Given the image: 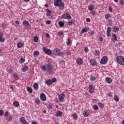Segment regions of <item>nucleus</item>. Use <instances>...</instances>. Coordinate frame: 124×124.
Instances as JSON below:
<instances>
[{
	"label": "nucleus",
	"instance_id": "nucleus-1",
	"mask_svg": "<svg viewBox=\"0 0 124 124\" xmlns=\"http://www.w3.org/2000/svg\"><path fill=\"white\" fill-rule=\"evenodd\" d=\"M54 4L55 6H59L61 10L64 9V3H62V0H54Z\"/></svg>",
	"mask_w": 124,
	"mask_h": 124
},
{
	"label": "nucleus",
	"instance_id": "nucleus-2",
	"mask_svg": "<svg viewBox=\"0 0 124 124\" xmlns=\"http://www.w3.org/2000/svg\"><path fill=\"white\" fill-rule=\"evenodd\" d=\"M116 62L118 63H119V64L124 65V57L121 56L117 57Z\"/></svg>",
	"mask_w": 124,
	"mask_h": 124
},
{
	"label": "nucleus",
	"instance_id": "nucleus-3",
	"mask_svg": "<svg viewBox=\"0 0 124 124\" xmlns=\"http://www.w3.org/2000/svg\"><path fill=\"white\" fill-rule=\"evenodd\" d=\"M46 72L48 73H52V71H53V68L54 66L52 63H48L46 64Z\"/></svg>",
	"mask_w": 124,
	"mask_h": 124
},
{
	"label": "nucleus",
	"instance_id": "nucleus-4",
	"mask_svg": "<svg viewBox=\"0 0 124 124\" xmlns=\"http://www.w3.org/2000/svg\"><path fill=\"white\" fill-rule=\"evenodd\" d=\"M57 81V79L56 78H53L52 80L47 79L46 81V85H52L53 83H55Z\"/></svg>",
	"mask_w": 124,
	"mask_h": 124
},
{
	"label": "nucleus",
	"instance_id": "nucleus-5",
	"mask_svg": "<svg viewBox=\"0 0 124 124\" xmlns=\"http://www.w3.org/2000/svg\"><path fill=\"white\" fill-rule=\"evenodd\" d=\"M43 51L47 55H50L52 54V50L49 48H47L46 47H43Z\"/></svg>",
	"mask_w": 124,
	"mask_h": 124
},
{
	"label": "nucleus",
	"instance_id": "nucleus-6",
	"mask_svg": "<svg viewBox=\"0 0 124 124\" xmlns=\"http://www.w3.org/2000/svg\"><path fill=\"white\" fill-rule=\"evenodd\" d=\"M61 17L62 19H71V16L69 14H64L61 16Z\"/></svg>",
	"mask_w": 124,
	"mask_h": 124
},
{
	"label": "nucleus",
	"instance_id": "nucleus-7",
	"mask_svg": "<svg viewBox=\"0 0 124 124\" xmlns=\"http://www.w3.org/2000/svg\"><path fill=\"white\" fill-rule=\"evenodd\" d=\"M107 62H108V58L106 56H104L100 61V63L101 64H106Z\"/></svg>",
	"mask_w": 124,
	"mask_h": 124
},
{
	"label": "nucleus",
	"instance_id": "nucleus-8",
	"mask_svg": "<svg viewBox=\"0 0 124 124\" xmlns=\"http://www.w3.org/2000/svg\"><path fill=\"white\" fill-rule=\"evenodd\" d=\"M23 26H25V28L26 29H29V28L31 27V25H30L29 21L27 20H24L23 21Z\"/></svg>",
	"mask_w": 124,
	"mask_h": 124
},
{
	"label": "nucleus",
	"instance_id": "nucleus-9",
	"mask_svg": "<svg viewBox=\"0 0 124 124\" xmlns=\"http://www.w3.org/2000/svg\"><path fill=\"white\" fill-rule=\"evenodd\" d=\"M111 31H112V28L110 27H108L107 30V35L108 37H110L111 36Z\"/></svg>",
	"mask_w": 124,
	"mask_h": 124
},
{
	"label": "nucleus",
	"instance_id": "nucleus-10",
	"mask_svg": "<svg viewBox=\"0 0 124 124\" xmlns=\"http://www.w3.org/2000/svg\"><path fill=\"white\" fill-rule=\"evenodd\" d=\"M60 52L61 49L60 48H56L53 50V54L55 55V56H59Z\"/></svg>",
	"mask_w": 124,
	"mask_h": 124
},
{
	"label": "nucleus",
	"instance_id": "nucleus-11",
	"mask_svg": "<svg viewBox=\"0 0 124 124\" xmlns=\"http://www.w3.org/2000/svg\"><path fill=\"white\" fill-rule=\"evenodd\" d=\"M3 36V33L1 32H0V42L1 43H3L4 41H5V38H2Z\"/></svg>",
	"mask_w": 124,
	"mask_h": 124
},
{
	"label": "nucleus",
	"instance_id": "nucleus-12",
	"mask_svg": "<svg viewBox=\"0 0 124 124\" xmlns=\"http://www.w3.org/2000/svg\"><path fill=\"white\" fill-rule=\"evenodd\" d=\"M111 40L113 42L118 41V36H117L116 34H112V38H111Z\"/></svg>",
	"mask_w": 124,
	"mask_h": 124
},
{
	"label": "nucleus",
	"instance_id": "nucleus-13",
	"mask_svg": "<svg viewBox=\"0 0 124 124\" xmlns=\"http://www.w3.org/2000/svg\"><path fill=\"white\" fill-rule=\"evenodd\" d=\"M40 98L43 101H45V100H46V96L45 95V94L44 93H41Z\"/></svg>",
	"mask_w": 124,
	"mask_h": 124
},
{
	"label": "nucleus",
	"instance_id": "nucleus-14",
	"mask_svg": "<svg viewBox=\"0 0 124 124\" xmlns=\"http://www.w3.org/2000/svg\"><path fill=\"white\" fill-rule=\"evenodd\" d=\"M20 123L22 124H26V119L25 117H21L19 118Z\"/></svg>",
	"mask_w": 124,
	"mask_h": 124
},
{
	"label": "nucleus",
	"instance_id": "nucleus-15",
	"mask_svg": "<svg viewBox=\"0 0 124 124\" xmlns=\"http://www.w3.org/2000/svg\"><path fill=\"white\" fill-rule=\"evenodd\" d=\"M89 89L90 93H93V92H94V88L93 87V85H90Z\"/></svg>",
	"mask_w": 124,
	"mask_h": 124
},
{
	"label": "nucleus",
	"instance_id": "nucleus-16",
	"mask_svg": "<svg viewBox=\"0 0 124 124\" xmlns=\"http://www.w3.org/2000/svg\"><path fill=\"white\" fill-rule=\"evenodd\" d=\"M64 98V94H62L59 95V100L61 102H63V99Z\"/></svg>",
	"mask_w": 124,
	"mask_h": 124
},
{
	"label": "nucleus",
	"instance_id": "nucleus-17",
	"mask_svg": "<svg viewBox=\"0 0 124 124\" xmlns=\"http://www.w3.org/2000/svg\"><path fill=\"white\" fill-rule=\"evenodd\" d=\"M46 12H47L46 16L47 17L50 16H51V14H52V11H51V10H50L49 9H46Z\"/></svg>",
	"mask_w": 124,
	"mask_h": 124
},
{
	"label": "nucleus",
	"instance_id": "nucleus-18",
	"mask_svg": "<svg viewBox=\"0 0 124 124\" xmlns=\"http://www.w3.org/2000/svg\"><path fill=\"white\" fill-rule=\"evenodd\" d=\"M76 62L77 63H78V65H81V64H82V63H83V60L80 59H78L76 61Z\"/></svg>",
	"mask_w": 124,
	"mask_h": 124
},
{
	"label": "nucleus",
	"instance_id": "nucleus-19",
	"mask_svg": "<svg viewBox=\"0 0 124 124\" xmlns=\"http://www.w3.org/2000/svg\"><path fill=\"white\" fill-rule=\"evenodd\" d=\"M89 31V29H87V28H83L81 30V31H80V34H83V33H85V32H87Z\"/></svg>",
	"mask_w": 124,
	"mask_h": 124
},
{
	"label": "nucleus",
	"instance_id": "nucleus-20",
	"mask_svg": "<svg viewBox=\"0 0 124 124\" xmlns=\"http://www.w3.org/2000/svg\"><path fill=\"white\" fill-rule=\"evenodd\" d=\"M106 81L108 83V84H111L112 83V79L110 78H106Z\"/></svg>",
	"mask_w": 124,
	"mask_h": 124
},
{
	"label": "nucleus",
	"instance_id": "nucleus-21",
	"mask_svg": "<svg viewBox=\"0 0 124 124\" xmlns=\"http://www.w3.org/2000/svg\"><path fill=\"white\" fill-rule=\"evenodd\" d=\"M90 63H91L92 65H95L96 61L94 59H92L90 61Z\"/></svg>",
	"mask_w": 124,
	"mask_h": 124
},
{
	"label": "nucleus",
	"instance_id": "nucleus-22",
	"mask_svg": "<svg viewBox=\"0 0 124 124\" xmlns=\"http://www.w3.org/2000/svg\"><path fill=\"white\" fill-rule=\"evenodd\" d=\"M17 48H22L24 46V43L22 42H19L17 44Z\"/></svg>",
	"mask_w": 124,
	"mask_h": 124
},
{
	"label": "nucleus",
	"instance_id": "nucleus-23",
	"mask_svg": "<svg viewBox=\"0 0 124 124\" xmlns=\"http://www.w3.org/2000/svg\"><path fill=\"white\" fill-rule=\"evenodd\" d=\"M21 70H22L23 72H26V71H28V70H29V67L25 66L24 67H22L21 68Z\"/></svg>",
	"mask_w": 124,
	"mask_h": 124
},
{
	"label": "nucleus",
	"instance_id": "nucleus-24",
	"mask_svg": "<svg viewBox=\"0 0 124 124\" xmlns=\"http://www.w3.org/2000/svg\"><path fill=\"white\" fill-rule=\"evenodd\" d=\"M56 117H61V116H62V112L61 111H58L56 114Z\"/></svg>",
	"mask_w": 124,
	"mask_h": 124
},
{
	"label": "nucleus",
	"instance_id": "nucleus-25",
	"mask_svg": "<svg viewBox=\"0 0 124 124\" xmlns=\"http://www.w3.org/2000/svg\"><path fill=\"white\" fill-rule=\"evenodd\" d=\"M113 28V31H114V32H118V31H119V27L118 26H114Z\"/></svg>",
	"mask_w": 124,
	"mask_h": 124
},
{
	"label": "nucleus",
	"instance_id": "nucleus-26",
	"mask_svg": "<svg viewBox=\"0 0 124 124\" xmlns=\"http://www.w3.org/2000/svg\"><path fill=\"white\" fill-rule=\"evenodd\" d=\"M13 119V118H12V116L11 115H8L6 118V120L7 121H8V122H11Z\"/></svg>",
	"mask_w": 124,
	"mask_h": 124
},
{
	"label": "nucleus",
	"instance_id": "nucleus-27",
	"mask_svg": "<svg viewBox=\"0 0 124 124\" xmlns=\"http://www.w3.org/2000/svg\"><path fill=\"white\" fill-rule=\"evenodd\" d=\"M33 88H34V90H35V91H37V90H38V84L35 83L33 85Z\"/></svg>",
	"mask_w": 124,
	"mask_h": 124
},
{
	"label": "nucleus",
	"instance_id": "nucleus-28",
	"mask_svg": "<svg viewBox=\"0 0 124 124\" xmlns=\"http://www.w3.org/2000/svg\"><path fill=\"white\" fill-rule=\"evenodd\" d=\"M83 115L84 117H88V116H89V112H88V111H84L83 113Z\"/></svg>",
	"mask_w": 124,
	"mask_h": 124
},
{
	"label": "nucleus",
	"instance_id": "nucleus-29",
	"mask_svg": "<svg viewBox=\"0 0 124 124\" xmlns=\"http://www.w3.org/2000/svg\"><path fill=\"white\" fill-rule=\"evenodd\" d=\"M94 6L93 5H91L88 7L89 10H90L91 11H93V10L94 9Z\"/></svg>",
	"mask_w": 124,
	"mask_h": 124
},
{
	"label": "nucleus",
	"instance_id": "nucleus-30",
	"mask_svg": "<svg viewBox=\"0 0 124 124\" xmlns=\"http://www.w3.org/2000/svg\"><path fill=\"white\" fill-rule=\"evenodd\" d=\"M75 25V23L73 22V21L70 20L68 22V26H72V25Z\"/></svg>",
	"mask_w": 124,
	"mask_h": 124
},
{
	"label": "nucleus",
	"instance_id": "nucleus-31",
	"mask_svg": "<svg viewBox=\"0 0 124 124\" xmlns=\"http://www.w3.org/2000/svg\"><path fill=\"white\" fill-rule=\"evenodd\" d=\"M59 25L61 28H62V27L64 26V23H63L62 21H59Z\"/></svg>",
	"mask_w": 124,
	"mask_h": 124
},
{
	"label": "nucleus",
	"instance_id": "nucleus-32",
	"mask_svg": "<svg viewBox=\"0 0 124 124\" xmlns=\"http://www.w3.org/2000/svg\"><path fill=\"white\" fill-rule=\"evenodd\" d=\"M27 91L30 93H32V89L30 87H27Z\"/></svg>",
	"mask_w": 124,
	"mask_h": 124
},
{
	"label": "nucleus",
	"instance_id": "nucleus-33",
	"mask_svg": "<svg viewBox=\"0 0 124 124\" xmlns=\"http://www.w3.org/2000/svg\"><path fill=\"white\" fill-rule=\"evenodd\" d=\"M114 100L116 101V102H118L119 100H120V99L119 98V96L117 95H114Z\"/></svg>",
	"mask_w": 124,
	"mask_h": 124
},
{
	"label": "nucleus",
	"instance_id": "nucleus-34",
	"mask_svg": "<svg viewBox=\"0 0 124 124\" xmlns=\"http://www.w3.org/2000/svg\"><path fill=\"white\" fill-rule=\"evenodd\" d=\"M14 105H15V106H16V107H19V105H20V104H19V102H16V101H14Z\"/></svg>",
	"mask_w": 124,
	"mask_h": 124
},
{
	"label": "nucleus",
	"instance_id": "nucleus-35",
	"mask_svg": "<svg viewBox=\"0 0 124 124\" xmlns=\"http://www.w3.org/2000/svg\"><path fill=\"white\" fill-rule=\"evenodd\" d=\"M33 55L34 56H39V51L37 50L34 51Z\"/></svg>",
	"mask_w": 124,
	"mask_h": 124
},
{
	"label": "nucleus",
	"instance_id": "nucleus-36",
	"mask_svg": "<svg viewBox=\"0 0 124 124\" xmlns=\"http://www.w3.org/2000/svg\"><path fill=\"white\" fill-rule=\"evenodd\" d=\"M98 106L101 109H102V108H104V105L101 103H98Z\"/></svg>",
	"mask_w": 124,
	"mask_h": 124
},
{
	"label": "nucleus",
	"instance_id": "nucleus-37",
	"mask_svg": "<svg viewBox=\"0 0 124 124\" xmlns=\"http://www.w3.org/2000/svg\"><path fill=\"white\" fill-rule=\"evenodd\" d=\"M14 77L15 80H19V76H18L17 74H15L14 75Z\"/></svg>",
	"mask_w": 124,
	"mask_h": 124
},
{
	"label": "nucleus",
	"instance_id": "nucleus-38",
	"mask_svg": "<svg viewBox=\"0 0 124 124\" xmlns=\"http://www.w3.org/2000/svg\"><path fill=\"white\" fill-rule=\"evenodd\" d=\"M41 67L43 69L44 71H46V70H47V67L46 66L44 65H42Z\"/></svg>",
	"mask_w": 124,
	"mask_h": 124
},
{
	"label": "nucleus",
	"instance_id": "nucleus-39",
	"mask_svg": "<svg viewBox=\"0 0 124 124\" xmlns=\"http://www.w3.org/2000/svg\"><path fill=\"white\" fill-rule=\"evenodd\" d=\"M34 42H38V38L37 36H34L33 38Z\"/></svg>",
	"mask_w": 124,
	"mask_h": 124
},
{
	"label": "nucleus",
	"instance_id": "nucleus-40",
	"mask_svg": "<svg viewBox=\"0 0 124 124\" xmlns=\"http://www.w3.org/2000/svg\"><path fill=\"white\" fill-rule=\"evenodd\" d=\"M25 59L24 58H21L20 60H19V62L20 63H23V62H25Z\"/></svg>",
	"mask_w": 124,
	"mask_h": 124
},
{
	"label": "nucleus",
	"instance_id": "nucleus-41",
	"mask_svg": "<svg viewBox=\"0 0 124 124\" xmlns=\"http://www.w3.org/2000/svg\"><path fill=\"white\" fill-rule=\"evenodd\" d=\"M52 107H53V105H52V104H51V103L48 104V106H47L48 109H52Z\"/></svg>",
	"mask_w": 124,
	"mask_h": 124
},
{
	"label": "nucleus",
	"instance_id": "nucleus-42",
	"mask_svg": "<svg viewBox=\"0 0 124 124\" xmlns=\"http://www.w3.org/2000/svg\"><path fill=\"white\" fill-rule=\"evenodd\" d=\"M71 43V40H70V39H67V40L66 41L67 45L69 46Z\"/></svg>",
	"mask_w": 124,
	"mask_h": 124
},
{
	"label": "nucleus",
	"instance_id": "nucleus-43",
	"mask_svg": "<svg viewBox=\"0 0 124 124\" xmlns=\"http://www.w3.org/2000/svg\"><path fill=\"white\" fill-rule=\"evenodd\" d=\"M35 102L36 103V104H40V101L39 100H38V99H36L35 100Z\"/></svg>",
	"mask_w": 124,
	"mask_h": 124
},
{
	"label": "nucleus",
	"instance_id": "nucleus-44",
	"mask_svg": "<svg viewBox=\"0 0 124 124\" xmlns=\"http://www.w3.org/2000/svg\"><path fill=\"white\" fill-rule=\"evenodd\" d=\"M4 116L5 117H7L8 116H9V112L7 111H6L5 112V113L4 114Z\"/></svg>",
	"mask_w": 124,
	"mask_h": 124
},
{
	"label": "nucleus",
	"instance_id": "nucleus-45",
	"mask_svg": "<svg viewBox=\"0 0 124 124\" xmlns=\"http://www.w3.org/2000/svg\"><path fill=\"white\" fill-rule=\"evenodd\" d=\"M94 110H98V107L96 105H94L93 107Z\"/></svg>",
	"mask_w": 124,
	"mask_h": 124
},
{
	"label": "nucleus",
	"instance_id": "nucleus-46",
	"mask_svg": "<svg viewBox=\"0 0 124 124\" xmlns=\"http://www.w3.org/2000/svg\"><path fill=\"white\" fill-rule=\"evenodd\" d=\"M105 18H106V19H109V18H110V15H109V14H107V15H105Z\"/></svg>",
	"mask_w": 124,
	"mask_h": 124
},
{
	"label": "nucleus",
	"instance_id": "nucleus-47",
	"mask_svg": "<svg viewBox=\"0 0 124 124\" xmlns=\"http://www.w3.org/2000/svg\"><path fill=\"white\" fill-rule=\"evenodd\" d=\"M65 54V53L63 52H61L59 54H58L59 56H63Z\"/></svg>",
	"mask_w": 124,
	"mask_h": 124
},
{
	"label": "nucleus",
	"instance_id": "nucleus-48",
	"mask_svg": "<svg viewBox=\"0 0 124 124\" xmlns=\"http://www.w3.org/2000/svg\"><path fill=\"white\" fill-rule=\"evenodd\" d=\"M112 93L111 92H109L108 93V97H112Z\"/></svg>",
	"mask_w": 124,
	"mask_h": 124
},
{
	"label": "nucleus",
	"instance_id": "nucleus-49",
	"mask_svg": "<svg viewBox=\"0 0 124 124\" xmlns=\"http://www.w3.org/2000/svg\"><path fill=\"white\" fill-rule=\"evenodd\" d=\"M62 34H63V32H62V31H60L59 32H58L59 36H62Z\"/></svg>",
	"mask_w": 124,
	"mask_h": 124
},
{
	"label": "nucleus",
	"instance_id": "nucleus-50",
	"mask_svg": "<svg viewBox=\"0 0 124 124\" xmlns=\"http://www.w3.org/2000/svg\"><path fill=\"white\" fill-rule=\"evenodd\" d=\"M73 117L74 118V119H77L78 118V116H77V114L74 113L73 114Z\"/></svg>",
	"mask_w": 124,
	"mask_h": 124
},
{
	"label": "nucleus",
	"instance_id": "nucleus-51",
	"mask_svg": "<svg viewBox=\"0 0 124 124\" xmlns=\"http://www.w3.org/2000/svg\"><path fill=\"white\" fill-rule=\"evenodd\" d=\"M46 25H50V24H51V20H47L46 22Z\"/></svg>",
	"mask_w": 124,
	"mask_h": 124
},
{
	"label": "nucleus",
	"instance_id": "nucleus-52",
	"mask_svg": "<svg viewBox=\"0 0 124 124\" xmlns=\"http://www.w3.org/2000/svg\"><path fill=\"white\" fill-rule=\"evenodd\" d=\"M84 51L85 52V53H88V52H89V49L87 47L84 48Z\"/></svg>",
	"mask_w": 124,
	"mask_h": 124
},
{
	"label": "nucleus",
	"instance_id": "nucleus-53",
	"mask_svg": "<svg viewBox=\"0 0 124 124\" xmlns=\"http://www.w3.org/2000/svg\"><path fill=\"white\" fill-rule=\"evenodd\" d=\"M95 53L96 54V55H99V54H100V51L99 50H95Z\"/></svg>",
	"mask_w": 124,
	"mask_h": 124
},
{
	"label": "nucleus",
	"instance_id": "nucleus-54",
	"mask_svg": "<svg viewBox=\"0 0 124 124\" xmlns=\"http://www.w3.org/2000/svg\"><path fill=\"white\" fill-rule=\"evenodd\" d=\"M3 115V111L2 110H0V116H2Z\"/></svg>",
	"mask_w": 124,
	"mask_h": 124
},
{
	"label": "nucleus",
	"instance_id": "nucleus-55",
	"mask_svg": "<svg viewBox=\"0 0 124 124\" xmlns=\"http://www.w3.org/2000/svg\"><path fill=\"white\" fill-rule=\"evenodd\" d=\"M46 38H49V37H50V34H49V33H46Z\"/></svg>",
	"mask_w": 124,
	"mask_h": 124
},
{
	"label": "nucleus",
	"instance_id": "nucleus-56",
	"mask_svg": "<svg viewBox=\"0 0 124 124\" xmlns=\"http://www.w3.org/2000/svg\"><path fill=\"white\" fill-rule=\"evenodd\" d=\"M108 10L110 11V12H112V11H113V8H112V7H109L108 8Z\"/></svg>",
	"mask_w": 124,
	"mask_h": 124
},
{
	"label": "nucleus",
	"instance_id": "nucleus-57",
	"mask_svg": "<svg viewBox=\"0 0 124 124\" xmlns=\"http://www.w3.org/2000/svg\"><path fill=\"white\" fill-rule=\"evenodd\" d=\"M86 22H87V23H90V22H91V19L88 18L86 19Z\"/></svg>",
	"mask_w": 124,
	"mask_h": 124
},
{
	"label": "nucleus",
	"instance_id": "nucleus-58",
	"mask_svg": "<svg viewBox=\"0 0 124 124\" xmlns=\"http://www.w3.org/2000/svg\"><path fill=\"white\" fill-rule=\"evenodd\" d=\"M6 26V24H5V23H2V28H5Z\"/></svg>",
	"mask_w": 124,
	"mask_h": 124
},
{
	"label": "nucleus",
	"instance_id": "nucleus-59",
	"mask_svg": "<svg viewBox=\"0 0 124 124\" xmlns=\"http://www.w3.org/2000/svg\"><path fill=\"white\" fill-rule=\"evenodd\" d=\"M15 23H16V25H19V24H20V22H19L18 20H16V21H15Z\"/></svg>",
	"mask_w": 124,
	"mask_h": 124
},
{
	"label": "nucleus",
	"instance_id": "nucleus-60",
	"mask_svg": "<svg viewBox=\"0 0 124 124\" xmlns=\"http://www.w3.org/2000/svg\"><path fill=\"white\" fill-rule=\"evenodd\" d=\"M100 41H103V38L102 37H100L99 38Z\"/></svg>",
	"mask_w": 124,
	"mask_h": 124
},
{
	"label": "nucleus",
	"instance_id": "nucleus-61",
	"mask_svg": "<svg viewBox=\"0 0 124 124\" xmlns=\"http://www.w3.org/2000/svg\"><path fill=\"white\" fill-rule=\"evenodd\" d=\"M91 79L92 81H93L95 79V78L94 77H91Z\"/></svg>",
	"mask_w": 124,
	"mask_h": 124
},
{
	"label": "nucleus",
	"instance_id": "nucleus-62",
	"mask_svg": "<svg viewBox=\"0 0 124 124\" xmlns=\"http://www.w3.org/2000/svg\"><path fill=\"white\" fill-rule=\"evenodd\" d=\"M7 71L9 73H11V72H12V69H9L7 70Z\"/></svg>",
	"mask_w": 124,
	"mask_h": 124
},
{
	"label": "nucleus",
	"instance_id": "nucleus-63",
	"mask_svg": "<svg viewBox=\"0 0 124 124\" xmlns=\"http://www.w3.org/2000/svg\"><path fill=\"white\" fill-rule=\"evenodd\" d=\"M121 4H122V5H123V4H124V0H121V1L120 2Z\"/></svg>",
	"mask_w": 124,
	"mask_h": 124
},
{
	"label": "nucleus",
	"instance_id": "nucleus-64",
	"mask_svg": "<svg viewBox=\"0 0 124 124\" xmlns=\"http://www.w3.org/2000/svg\"><path fill=\"white\" fill-rule=\"evenodd\" d=\"M32 124H38L37 123L35 122V121L32 122Z\"/></svg>",
	"mask_w": 124,
	"mask_h": 124
}]
</instances>
